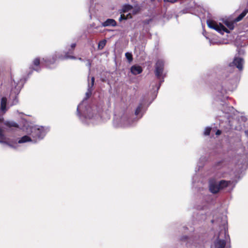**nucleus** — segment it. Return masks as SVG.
I'll return each mask as SVG.
<instances>
[{"label":"nucleus","mask_w":248,"mask_h":248,"mask_svg":"<svg viewBox=\"0 0 248 248\" xmlns=\"http://www.w3.org/2000/svg\"><path fill=\"white\" fill-rule=\"evenodd\" d=\"M207 24L209 28L213 29L218 32L223 34L224 32L229 33L230 31L221 23L218 24L216 21L213 20H208Z\"/></svg>","instance_id":"f257e3e1"},{"label":"nucleus","mask_w":248,"mask_h":248,"mask_svg":"<svg viewBox=\"0 0 248 248\" xmlns=\"http://www.w3.org/2000/svg\"><path fill=\"white\" fill-rule=\"evenodd\" d=\"M164 68V62L162 60H158L155 65V74L157 79H161Z\"/></svg>","instance_id":"f03ea898"},{"label":"nucleus","mask_w":248,"mask_h":248,"mask_svg":"<svg viewBox=\"0 0 248 248\" xmlns=\"http://www.w3.org/2000/svg\"><path fill=\"white\" fill-rule=\"evenodd\" d=\"M244 61L243 58L240 57H234L232 62L229 63L230 67H236L240 71L243 69V65Z\"/></svg>","instance_id":"7ed1b4c3"},{"label":"nucleus","mask_w":248,"mask_h":248,"mask_svg":"<svg viewBox=\"0 0 248 248\" xmlns=\"http://www.w3.org/2000/svg\"><path fill=\"white\" fill-rule=\"evenodd\" d=\"M45 131L42 127H32L31 130V135L35 139H42L45 136Z\"/></svg>","instance_id":"20e7f679"},{"label":"nucleus","mask_w":248,"mask_h":248,"mask_svg":"<svg viewBox=\"0 0 248 248\" xmlns=\"http://www.w3.org/2000/svg\"><path fill=\"white\" fill-rule=\"evenodd\" d=\"M56 60V56H53L52 58H43L41 61V66L46 67L49 66L51 64L54 63Z\"/></svg>","instance_id":"39448f33"},{"label":"nucleus","mask_w":248,"mask_h":248,"mask_svg":"<svg viewBox=\"0 0 248 248\" xmlns=\"http://www.w3.org/2000/svg\"><path fill=\"white\" fill-rule=\"evenodd\" d=\"M7 98L5 97H2L0 101V111L1 112L2 114L0 115V117H2L3 118L2 115L5 114L7 111L6 105H7Z\"/></svg>","instance_id":"423d86ee"},{"label":"nucleus","mask_w":248,"mask_h":248,"mask_svg":"<svg viewBox=\"0 0 248 248\" xmlns=\"http://www.w3.org/2000/svg\"><path fill=\"white\" fill-rule=\"evenodd\" d=\"M209 187L210 192L213 194H217L220 191L218 183L216 182H211Z\"/></svg>","instance_id":"0eeeda50"},{"label":"nucleus","mask_w":248,"mask_h":248,"mask_svg":"<svg viewBox=\"0 0 248 248\" xmlns=\"http://www.w3.org/2000/svg\"><path fill=\"white\" fill-rule=\"evenodd\" d=\"M41 65V62L39 58H35L32 62V67L31 68L37 72L40 70Z\"/></svg>","instance_id":"6e6552de"},{"label":"nucleus","mask_w":248,"mask_h":248,"mask_svg":"<svg viewBox=\"0 0 248 248\" xmlns=\"http://www.w3.org/2000/svg\"><path fill=\"white\" fill-rule=\"evenodd\" d=\"M226 242L225 240L217 238L214 242L215 248H225Z\"/></svg>","instance_id":"1a4fd4ad"},{"label":"nucleus","mask_w":248,"mask_h":248,"mask_svg":"<svg viewBox=\"0 0 248 248\" xmlns=\"http://www.w3.org/2000/svg\"><path fill=\"white\" fill-rule=\"evenodd\" d=\"M117 26V22L113 19L108 18L105 21L102 23L103 27H115Z\"/></svg>","instance_id":"9d476101"},{"label":"nucleus","mask_w":248,"mask_h":248,"mask_svg":"<svg viewBox=\"0 0 248 248\" xmlns=\"http://www.w3.org/2000/svg\"><path fill=\"white\" fill-rule=\"evenodd\" d=\"M131 72L134 75H137L142 73L143 70L140 65H133L130 68Z\"/></svg>","instance_id":"9b49d317"},{"label":"nucleus","mask_w":248,"mask_h":248,"mask_svg":"<svg viewBox=\"0 0 248 248\" xmlns=\"http://www.w3.org/2000/svg\"><path fill=\"white\" fill-rule=\"evenodd\" d=\"M76 46V43H73L71 44V47L72 50H69V52H67L65 53V56L64 57V59H76L75 57L69 55V54H73V50L75 49Z\"/></svg>","instance_id":"f8f14e48"},{"label":"nucleus","mask_w":248,"mask_h":248,"mask_svg":"<svg viewBox=\"0 0 248 248\" xmlns=\"http://www.w3.org/2000/svg\"><path fill=\"white\" fill-rule=\"evenodd\" d=\"M4 121V118H3L2 117H0V122L2 123ZM4 138V135L3 134V130L0 127V142L3 143L4 144H6L8 145H9L10 147H13L10 143H9L8 142L6 141H3V140Z\"/></svg>","instance_id":"ddd939ff"},{"label":"nucleus","mask_w":248,"mask_h":248,"mask_svg":"<svg viewBox=\"0 0 248 248\" xmlns=\"http://www.w3.org/2000/svg\"><path fill=\"white\" fill-rule=\"evenodd\" d=\"M231 184V181L222 180L220 181L218 183V186L219 188V190L223 189L229 186Z\"/></svg>","instance_id":"4468645a"},{"label":"nucleus","mask_w":248,"mask_h":248,"mask_svg":"<svg viewBox=\"0 0 248 248\" xmlns=\"http://www.w3.org/2000/svg\"><path fill=\"white\" fill-rule=\"evenodd\" d=\"M248 11L246 10H244L234 20L235 22H238L241 20L247 15Z\"/></svg>","instance_id":"2eb2a0df"},{"label":"nucleus","mask_w":248,"mask_h":248,"mask_svg":"<svg viewBox=\"0 0 248 248\" xmlns=\"http://www.w3.org/2000/svg\"><path fill=\"white\" fill-rule=\"evenodd\" d=\"M31 140V138L27 135L23 136L19 140V143H25Z\"/></svg>","instance_id":"dca6fc26"},{"label":"nucleus","mask_w":248,"mask_h":248,"mask_svg":"<svg viewBox=\"0 0 248 248\" xmlns=\"http://www.w3.org/2000/svg\"><path fill=\"white\" fill-rule=\"evenodd\" d=\"M107 41L105 39L99 41L98 45V49L99 50L102 49L106 45Z\"/></svg>","instance_id":"f3484780"},{"label":"nucleus","mask_w":248,"mask_h":248,"mask_svg":"<svg viewBox=\"0 0 248 248\" xmlns=\"http://www.w3.org/2000/svg\"><path fill=\"white\" fill-rule=\"evenodd\" d=\"M132 8H133L132 6H131L130 5H129V4L125 5L123 7V12L124 13L127 12L129 11L132 9Z\"/></svg>","instance_id":"a211bd4d"},{"label":"nucleus","mask_w":248,"mask_h":248,"mask_svg":"<svg viewBox=\"0 0 248 248\" xmlns=\"http://www.w3.org/2000/svg\"><path fill=\"white\" fill-rule=\"evenodd\" d=\"M224 23L230 30H232L234 29V23L232 22L226 21Z\"/></svg>","instance_id":"6ab92c4d"},{"label":"nucleus","mask_w":248,"mask_h":248,"mask_svg":"<svg viewBox=\"0 0 248 248\" xmlns=\"http://www.w3.org/2000/svg\"><path fill=\"white\" fill-rule=\"evenodd\" d=\"M126 58L127 59L129 62H131L133 61V56L131 53L126 52L125 54Z\"/></svg>","instance_id":"aec40b11"},{"label":"nucleus","mask_w":248,"mask_h":248,"mask_svg":"<svg viewBox=\"0 0 248 248\" xmlns=\"http://www.w3.org/2000/svg\"><path fill=\"white\" fill-rule=\"evenodd\" d=\"M128 16H129L130 18L131 17V16L130 14H128L127 16H125L124 14H121L119 19V21H122L123 20L127 19L128 18Z\"/></svg>","instance_id":"412c9836"},{"label":"nucleus","mask_w":248,"mask_h":248,"mask_svg":"<svg viewBox=\"0 0 248 248\" xmlns=\"http://www.w3.org/2000/svg\"><path fill=\"white\" fill-rule=\"evenodd\" d=\"M142 108V105L141 104H140L138 107L137 108L135 114L136 115H138L141 111V109Z\"/></svg>","instance_id":"4be33fe9"},{"label":"nucleus","mask_w":248,"mask_h":248,"mask_svg":"<svg viewBox=\"0 0 248 248\" xmlns=\"http://www.w3.org/2000/svg\"><path fill=\"white\" fill-rule=\"evenodd\" d=\"M211 131V128L210 127H207L205 128L204 135L205 136H209Z\"/></svg>","instance_id":"5701e85b"},{"label":"nucleus","mask_w":248,"mask_h":248,"mask_svg":"<svg viewBox=\"0 0 248 248\" xmlns=\"http://www.w3.org/2000/svg\"><path fill=\"white\" fill-rule=\"evenodd\" d=\"M152 19H146L143 21V23L145 25H148L152 21Z\"/></svg>","instance_id":"b1692460"},{"label":"nucleus","mask_w":248,"mask_h":248,"mask_svg":"<svg viewBox=\"0 0 248 248\" xmlns=\"http://www.w3.org/2000/svg\"><path fill=\"white\" fill-rule=\"evenodd\" d=\"M188 239V237L186 235H184V236H183L181 237L180 238V240L181 241H186L187 240V239Z\"/></svg>","instance_id":"393cba45"},{"label":"nucleus","mask_w":248,"mask_h":248,"mask_svg":"<svg viewBox=\"0 0 248 248\" xmlns=\"http://www.w3.org/2000/svg\"><path fill=\"white\" fill-rule=\"evenodd\" d=\"M164 2H170L171 3H174L177 1V0H163Z\"/></svg>","instance_id":"a878e982"},{"label":"nucleus","mask_w":248,"mask_h":248,"mask_svg":"<svg viewBox=\"0 0 248 248\" xmlns=\"http://www.w3.org/2000/svg\"><path fill=\"white\" fill-rule=\"evenodd\" d=\"M221 134V131L220 130H217L216 132V135H217V136L220 135Z\"/></svg>","instance_id":"bb28decb"},{"label":"nucleus","mask_w":248,"mask_h":248,"mask_svg":"<svg viewBox=\"0 0 248 248\" xmlns=\"http://www.w3.org/2000/svg\"><path fill=\"white\" fill-rule=\"evenodd\" d=\"M87 61L88 63V66L89 68H90L92 64V61L90 60H88Z\"/></svg>","instance_id":"cd10ccee"},{"label":"nucleus","mask_w":248,"mask_h":248,"mask_svg":"<svg viewBox=\"0 0 248 248\" xmlns=\"http://www.w3.org/2000/svg\"><path fill=\"white\" fill-rule=\"evenodd\" d=\"M91 80H92V83H91L92 87H93V85H94V77H92V79H91Z\"/></svg>","instance_id":"c85d7f7f"},{"label":"nucleus","mask_w":248,"mask_h":248,"mask_svg":"<svg viewBox=\"0 0 248 248\" xmlns=\"http://www.w3.org/2000/svg\"><path fill=\"white\" fill-rule=\"evenodd\" d=\"M12 126L14 127H17V124H14L12 125Z\"/></svg>","instance_id":"c756f323"},{"label":"nucleus","mask_w":248,"mask_h":248,"mask_svg":"<svg viewBox=\"0 0 248 248\" xmlns=\"http://www.w3.org/2000/svg\"><path fill=\"white\" fill-rule=\"evenodd\" d=\"M246 135L248 137V130L245 131Z\"/></svg>","instance_id":"7c9ffc66"},{"label":"nucleus","mask_w":248,"mask_h":248,"mask_svg":"<svg viewBox=\"0 0 248 248\" xmlns=\"http://www.w3.org/2000/svg\"><path fill=\"white\" fill-rule=\"evenodd\" d=\"M247 11H248V9H245Z\"/></svg>","instance_id":"2f4dec72"},{"label":"nucleus","mask_w":248,"mask_h":248,"mask_svg":"<svg viewBox=\"0 0 248 248\" xmlns=\"http://www.w3.org/2000/svg\"><path fill=\"white\" fill-rule=\"evenodd\" d=\"M225 236L226 235V232H225Z\"/></svg>","instance_id":"473e14b6"},{"label":"nucleus","mask_w":248,"mask_h":248,"mask_svg":"<svg viewBox=\"0 0 248 248\" xmlns=\"http://www.w3.org/2000/svg\"><path fill=\"white\" fill-rule=\"evenodd\" d=\"M152 1H155V0H151Z\"/></svg>","instance_id":"72a5a7b5"}]
</instances>
